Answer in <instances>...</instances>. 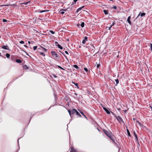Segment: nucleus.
<instances>
[{"label": "nucleus", "instance_id": "f257e3e1", "mask_svg": "<svg viewBox=\"0 0 152 152\" xmlns=\"http://www.w3.org/2000/svg\"><path fill=\"white\" fill-rule=\"evenodd\" d=\"M114 116H115V118H116V119H117L118 121L120 123H122L124 122L122 118L120 116H117L115 115V114H114Z\"/></svg>", "mask_w": 152, "mask_h": 152}, {"label": "nucleus", "instance_id": "f03ea898", "mask_svg": "<svg viewBox=\"0 0 152 152\" xmlns=\"http://www.w3.org/2000/svg\"><path fill=\"white\" fill-rule=\"evenodd\" d=\"M51 54L53 56H54L55 58H58V56L55 51H52L51 52Z\"/></svg>", "mask_w": 152, "mask_h": 152}, {"label": "nucleus", "instance_id": "7ed1b4c3", "mask_svg": "<svg viewBox=\"0 0 152 152\" xmlns=\"http://www.w3.org/2000/svg\"><path fill=\"white\" fill-rule=\"evenodd\" d=\"M104 110L105 111L106 113L108 114H109L110 113V112L113 114V115H114V114L113 112L110 111L109 109H107L106 108H104Z\"/></svg>", "mask_w": 152, "mask_h": 152}, {"label": "nucleus", "instance_id": "20e7f679", "mask_svg": "<svg viewBox=\"0 0 152 152\" xmlns=\"http://www.w3.org/2000/svg\"><path fill=\"white\" fill-rule=\"evenodd\" d=\"M103 131L104 133L107 136H109L110 135H112V133L110 131H108L106 130H104Z\"/></svg>", "mask_w": 152, "mask_h": 152}, {"label": "nucleus", "instance_id": "39448f33", "mask_svg": "<svg viewBox=\"0 0 152 152\" xmlns=\"http://www.w3.org/2000/svg\"><path fill=\"white\" fill-rule=\"evenodd\" d=\"M88 41V37H85L84 39L83 40L82 43L83 44H86V41Z\"/></svg>", "mask_w": 152, "mask_h": 152}, {"label": "nucleus", "instance_id": "423d86ee", "mask_svg": "<svg viewBox=\"0 0 152 152\" xmlns=\"http://www.w3.org/2000/svg\"><path fill=\"white\" fill-rule=\"evenodd\" d=\"M145 15V13H141V12H140L139 14L138 15V16H137V17L136 18V19H137L140 16L141 17H143Z\"/></svg>", "mask_w": 152, "mask_h": 152}, {"label": "nucleus", "instance_id": "0eeeda50", "mask_svg": "<svg viewBox=\"0 0 152 152\" xmlns=\"http://www.w3.org/2000/svg\"><path fill=\"white\" fill-rule=\"evenodd\" d=\"M77 110L74 109H73L71 110V115L72 117V115L76 113Z\"/></svg>", "mask_w": 152, "mask_h": 152}, {"label": "nucleus", "instance_id": "6e6552de", "mask_svg": "<svg viewBox=\"0 0 152 152\" xmlns=\"http://www.w3.org/2000/svg\"><path fill=\"white\" fill-rule=\"evenodd\" d=\"M133 134H134V137H135L136 140V141H137L138 142V137H137V135L136 134V133H135V131H134ZM138 143H139V142H138ZM138 144H139V143H138Z\"/></svg>", "mask_w": 152, "mask_h": 152}, {"label": "nucleus", "instance_id": "1a4fd4ad", "mask_svg": "<svg viewBox=\"0 0 152 152\" xmlns=\"http://www.w3.org/2000/svg\"><path fill=\"white\" fill-rule=\"evenodd\" d=\"M1 48L7 50H8L9 49V48H8V46L5 45H3L2 46Z\"/></svg>", "mask_w": 152, "mask_h": 152}, {"label": "nucleus", "instance_id": "9d476101", "mask_svg": "<svg viewBox=\"0 0 152 152\" xmlns=\"http://www.w3.org/2000/svg\"><path fill=\"white\" fill-rule=\"evenodd\" d=\"M130 19H131V16H129L127 19V21L128 22V23H129V24H130V25H131L132 23L130 20Z\"/></svg>", "mask_w": 152, "mask_h": 152}, {"label": "nucleus", "instance_id": "9b49d317", "mask_svg": "<svg viewBox=\"0 0 152 152\" xmlns=\"http://www.w3.org/2000/svg\"><path fill=\"white\" fill-rule=\"evenodd\" d=\"M30 2V1H27L26 2L22 3L21 4H24V5H27Z\"/></svg>", "mask_w": 152, "mask_h": 152}, {"label": "nucleus", "instance_id": "f8f14e48", "mask_svg": "<svg viewBox=\"0 0 152 152\" xmlns=\"http://www.w3.org/2000/svg\"><path fill=\"white\" fill-rule=\"evenodd\" d=\"M108 10H103V12H104V14L106 15H107L108 14Z\"/></svg>", "mask_w": 152, "mask_h": 152}, {"label": "nucleus", "instance_id": "ddd939ff", "mask_svg": "<svg viewBox=\"0 0 152 152\" xmlns=\"http://www.w3.org/2000/svg\"><path fill=\"white\" fill-rule=\"evenodd\" d=\"M76 115H77L78 117H81V115H80L79 113L77 110L76 112Z\"/></svg>", "mask_w": 152, "mask_h": 152}, {"label": "nucleus", "instance_id": "4468645a", "mask_svg": "<svg viewBox=\"0 0 152 152\" xmlns=\"http://www.w3.org/2000/svg\"><path fill=\"white\" fill-rule=\"evenodd\" d=\"M16 62L18 63H21L22 62V61L21 60L19 59H18L16 60Z\"/></svg>", "mask_w": 152, "mask_h": 152}, {"label": "nucleus", "instance_id": "2eb2a0df", "mask_svg": "<svg viewBox=\"0 0 152 152\" xmlns=\"http://www.w3.org/2000/svg\"><path fill=\"white\" fill-rule=\"evenodd\" d=\"M72 83H73L76 86V87H75L76 88H79V87L78 85V84L77 83H75L73 82H72Z\"/></svg>", "mask_w": 152, "mask_h": 152}, {"label": "nucleus", "instance_id": "dca6fc26", "mask_svg": "<svg viewBox=\"0 0 152 152\" xmlns=\"http://www.w3.org/2000/svg\"><path fill=\"white\" fill-rule=\"evenodd\" d=\"M76 151L74 148H72L69 152H76Z\"/></svg>", "mask_w": 152, "mask_h": 152}, {"label": "nucleus", "instance_id": "f3484780", "mask_svg": "<svg viewBox=\"0 0 152 152\" xmlns=\"http://www.w3.org/2000/svg\"><path fill=\"white\" fill-rule=\"evenodd\" d=\"M126 130H127V133L129 137H131V135L130 133L129 132V130H128V129H127Z\"/></svg>", "mask_w": 152, "mask_h": 152}, {"label": "nucleus", "instance_id": "a211bd4d", "mask_svg": "<svg viewBox=\"0 0 152 152\" xmlns=\"http://www.w3.org/2000/svg\"><path fill=\"white\" fill-rule=\"evenodd\" d=\"M57 46H58V48L61 49H63V47L61 46L59 44H58L57 45Z\"/></svg>", "mask_w": 152, "mask_h": 152}, {"label": "nucleus", "instance_id": "6ab92c4d", "mask_svg": "<svg viewBox=\"0 0 152 152\" xmlns=\"http://www.w3.org/2000/svg\"><path fill=\"white\" fill-rule=\"evenodd\" d=\"M73 66L74 67L76 68L77 69H79V67L77 65H73Z\"/></svg>", "mask_w": 152, "mask_h": 152}, {"label": "nucleus", "instance_id": "aec40b11", "mask_svg": "<svg viewBox=\"0 0 152 152\" xmlns=\"http://www.w3.org/2000/svg\"><path fill=\"white\" fill-rule=\"evenodd\" d=\"M39 53L40 55H42L43 56H45V54L43 52H39Z\"/></svg>", "mask_w": 152, "mask_h": 152}, {"label": "nucleus", "instance_id": "412c9836", "mask_svg": "<svg viewBox=\"0 0 152 152\" xmlns=\"http://www.w3.org/2000/svg\"><path fill=\"white\" fill-rule=\"evenodd\" d=\"M68 113H69V115H70L71 116V117H72V115H71V110H68Z\"/></svg>", "mask_w": 152, "mask_h": 152}, {"label": "nucleus", "instance_id": "4be33fe9", "mask_svg": "<svg viewBox=\"0 0 152 152\" xmlns=\"http://www.w3.org/2000/svg\"><path fill=\"white\" fill-rule=\"evenodd\" d=\"M81 10V8L80 7L79 8H78L77 10H76V12L77 13L78 12H79L80 10Z\"/></svg>", "mask_w": 152, "mask_h": 152}, {"label": "nucleus", "instance_id": "5701e85b", "mask_svg": "<svg viewBox=\"0 0 152 152\" xmlns=\"http://www.w3.org/2000/svg\"><path fill=\"white\" fill-rule=\"evenodd\" d=\"M84 23L83 22L81 24V26L82 27H83L84 26Z\"/></svg>", "mask_w": 152, "mask_h": 152}, {"label": "nucleus", "instance_id": "b1692460", "mask_svg": "<svg viewBox=\"0 0 152 152\" xmlns=\"http://www.w3.org/2000/svg\"><path fill=\"white\" fill-rule=\"evenodd\" d=\"M6 56L7 58H9L10 57V55L8 53H6Z\"/></svg>", "mask_w": 152, "mask_h": 152}, {"label": "nucleus", "instance_id": "393cba45", "mask_svg": "<svg viewBox=\"0 0 152 152\" xmlns=\"http://www.w3.org/2000/svg\"><path fill=\"white\" fill-rule=\"evenodd\" d=\"M115 81L116 82V85H117V84L119 83V80L118 79H116L115 80Z\"/></svg>", "mask_w": 152, "mask_h": 152}, {"label": "nucleus", "instance_id": "a878e982", "mask_svg": "<svg viewBox=\"0 0 152 152\" xmlns=\"http://www.w3.org/2000/svg\"><path fill=\"white\" fill-rule=\"evenodd\" d=\"M80 112L85 118H87L86 116L82 112Z\"/></svg>", "mask_w": 152, "mask_h": 152}, {"label": "nucleus", "instance_id": "bb28decb", "mask_svg": "<svg viewBox=\"0 0 152 152\" xmlns=\"http://www.w3.org/2000/svg\"><path fill=\"white\" fill-rule=\"evenodd\" d=\"M48 10H42L40 11L39 12L40 13H42L43 12H45L48 11Z\"/></svg>", "mask_w": 152, "mask_h": 152}, {"label": "nucleus", "instance_id": "cd10ccee", "mask_svg": "<svg viewBox=\"0 0 152 152\" xmlns=\"http://www.w3.org/2000/svg\"><path fill=\"white\" fill-rule=\"evenodd\" d=\"M60 14H63L64 13V11H61V10L59 12Z\"/></svg>", "mask_w": 152, "mask_h": 152}, {"label": "nucleus", "instance_id": "c85d7f7f", "mask_svg": "<svg viewBox=\"0 0 152 152\" xmlns=\"http://www.w3.org/2000/svg\"><path fill=\"white\" fill-rule=\"evenodd\" d=\"M57 67L60 69H61L63 70H65V69L64 68H63L62 67H61V66H58V65L57 66Z\"/></svg>", "mask_w": 152, "mask_h": 152}, {"label": "nucleus", "instance_id": "c756f323", "mask_svg": "<svg viewBox=\"0 0 152 152\" xmlns=\"http://www.w3.org/2000/svg\"><path fill=\"white\" fill-rule=\"evenodd\" d=\"M59 52L61 53L66 58V59H67V57L65 56V55L64 53H63L61 52V51H59Z\"/></svg>", "mask_w": 152, "mask_h": 152}, {"label": "nucleus", "instance_id": "7c9ffc66", "mask_svg": "<svg viewBox=\"0 0 152 152\" xmlns=\"http://www.w3.org/2000/svg\"><path fill=\"white\" fill-rule=\"evenodd\" d=\"M109 138L111 140V139L113 138V137L112 136H111V135H110L109 136H108Z\"/></svg>", "mask_w": 152, "mask_h": 152}, {"label": "nucleus", "instance_id": "2f4dec72", "mask_svg": "<svg viewBox=\"0 0 152 152\" xmlns=\"http://www.w3.org/2000/svg\"><path fill=\"white\" fill-rule=\"evenodd\" d=\"M115 24V21H114L113 22L112 24L111 25V27H112L113 26H114Z\"/></svg>", "mask_w": 152, "mask_h": 152}, {"label": "nucleus", "instance_id": "473e14b6", "mask_svg": "<svg viewBox=\"0 0 152 152\" xmlns=\"http://www.w3.org/2000/svg\"><path fill=\"white\" fill-rule=\"evenodd\" d=\"M66 10H67L66 9H61V11H64H64H66Z\"/></svg>", "mask_w": 152, "mask_h": 152}, {"label": "nucleus", "instance_id": "72a5a7b5", "mask_svg": "<svg viewBox=\"0 0 152 152\" xmlns=\"http://www.w3.org/2000/svg\"><path fill=\"white\" fill-rule=\"evenodd\" d=\"M37 46H34L33 47V49L34 50H35L37 48Z\"/></svg>", "mask_w": 152, "mask_h": 152}, {"label": "nucleus", "instance_id": "f704fd0d", "mask_svg": "<svg viewBox=\"0 0 152 152\" xmlns=\"http://www.w3.org/2000/svg\"><path fill=\"white\" fill-rule=\"evenodd\" d=\"M138 123V125H139L140 126H142V124H141L139 122V121H137Z\"/></svg>", "mask_w": 152, "mask_h": 152}, {"label": "nucleus", "instance_id": "c9c22d12", "mask_svg": "<svg viewBox=\"0 0 152 152\" xmlns=\"http://www.w3.org/2000/svg\"><path fill=\"white\" fill-rule=\"evenodd\" d=\"M50 32L52 34H54L55 33V32L54 31L52 30L50 31Z\"/></svg>", "mask_w": 152, "mask_h": 152}, {"label": "nucleus", "instance_id": "e433bc0d", "mask_svg": "<svg viewBox=\"0 0 152 152\" xmlns=\"http://www.w3.org/2000/svg\"><path fill=\"white\" fill-rule=\"evenodd\" d=\"M84 69L86 72H87L88 71V69H87V68H84Z\"/></svg>", "mask_w": 152, "mask_h": 152}, {"label": "nucleus", "instance_id": "4c0bfd02", "mask_svg": "<svg viewBox=\"0 0 152 152\" xmlns=\"http://www.w3.org/2000/svg\"><path fill=\"white\" fill-rule=\"evenodd\" d=\"M150 48H151V51H152V44L150 43Z\"/></svg>", "mask_w": 152, "mask_h": 152}, {"label": "nucleus", "instance_id": "58836bf2", "mask_svg": "<svg viewBox=\"0 0 152 152\" xmlns=\"http://www.w3.org/2000/svg\"><path fill=\"white\" fill-rule=\"evenodd\" d=\"M19 42L20 44H24V42L23 41H21Z\"/></svg>", "mask_w": 152, "mask_h": 152}, {"label": "nucleus", "instance_id": "ea45409f", "mask_svg": "<svg viewBox=\"0 0 152 152\" xmlns=\"http://www.w3.org/2000/svg\"><path fill=\"white\" fill-rule=\"evenodd\" d=\"M3 21L4 22H7V20L5 19H3Z\"/></svg>", "mask_w": 152, "mask_h": 152}, {"label": "nucleus", "instance_id": "a19ab883", "mask_svg": "<svg viewBox=\"0 0 152 152\" xmlns=\"http://www.w3.org/2000/svg\"><path fill=\"white\" fill-rule=\"evenodd\" d=\"M101 106L103 108V109H104V108H105L104 107V105H103L102 104H101Z\"/></svg>", "mask_w": 152, "mask_h": 152}, {"label": "nucleus", "instance_id": "79ce46f5", "mask_svg": "<svg viewBox=\"0 0 152 152\" xmlns=\"http://www.w3.org/2000/svg\"><path fill=\"white\" fill-rule=\"evenodd\" d=\"M112 8L113 9H116L117 8V7L115 6H113V7H112Z\"/></svg>", "mask_w": 152, "mask_h": 152}, {"label": "nucleus", "instance_id": "37998d69", "mask_svg": "<svg viewBox=\"0 0 152 152\" xmlns=\"http://www.w3.org/2000/svg\"><path fill=\"white\" fill-rule=\"evenodd\" d=\"M43 49L45 52H46L48 50L47 49H46V48H43Z\"/></svg>", "mask_w": 152, "mask_h": 152}, {"label": "nucleus", "instance_id": "c03bdc74", "mask_svg": "<svg viewBox=\"0 0 152 152\" xmlns=\"http://www.w3.org/2000/svg\"><path fill=\"white\" fill-rule=\"evenodd\" d=\"M55 44L56 45V46H57V45L58 44H59L57 42H55Z\"/></svg>", "mask_w": 152, "mask_h": 152}, {"label": "nucleus", "instance_id": "a18cd8bd", "mask_svg": "<svg viewBox=\"0 0 152 152\" xmlns=\"http://www.w3.org/2000/svg\"><path fill=\"white\" fill-rule=\"evenodd\" d=\"M100 64H97V68H99L100 66Z\"/></svg>", "mask_w": 152, "mask_h": 152}, {"label": "nucleus", "instance_id": "49530a36", "mask_svg": "<svg viewBox=\"0 0 152 152\" xmlns=\"http://www.w3.org/2000/svg\"><path fill=\"white\" fill-rule=\"evenodd\" d=\"M11 5L10 4H6V5H2V6H10V5Z\"/></svg>", "mask_w": 152, "mask_h": 152}, {"label": "nucleus", "instance_id": "de8ad7c7", "mask_svg": "<svg viewBox=\"0 0 152 152\" xmlns=\"http://www.w3.org/2000/svg\"><path fill=\"white\" fill-rule=\"evenodd\" d=\"M26 53V54L28 56H29V54L27 52H26V51H23Z\"/></svg>", "mask_w": 152, "mask_h": 152}, {"label": "nucleus", "instance_id": "09e8293b", "mask_svg": "<svg viewBox=\"0 0 152 152\" xmlns=\"http://www.w3.org/2000/svg\"><path fill=\"white\" fill-rule=\"evenodd\" d=\"M111 140L114 142H115V140L114 139V138H113L112 139H111Z\"/></svg>", "mask_w": 152, "mask_h": 152}, {"label": "nucleus", "instance_id": "8fccbe9b", "mask_svg": "<svg viewBox=\"0 0 152 152\" xmlns=\"http://www.w3.org/2000/svg\"><path fill=\"white\" fill-rule=\"evenodd\" d=\"M65 53L66 54H67V55H68L69 54V53L67 51H65Z\"/></svg>", "mask_w": 152, "mask_h": 152}, {"label": "nucleus", "instance_id": "3c124183", "mask_svg": "<svg viewBox=\"0 0 152 152\" xmlns=\"http://www.w3.org/2000/svg\"><path fill=\"white\" fill-rule=\"evenodd\" d=\"M74 1L75 3H76L77 1V0H73Z\"/></svg>", "mask_w": 152, "mask_h": 152}, {"label": "nucleus", "instance_id": "603ef678", "mask_svg": "<svg viewBox=\"0 0 152 152\" xmlns=\"http://www.w3.org/2000/svg\"><path fill=\"white\" fill-rule=\"evenodd\" d=\"M24 46L25 47H26V48H28V46H27V45H24Z\"/></svg>", "mask_w": 152, "mask_h": 152}, {"label": "nucleus", "instance_id": "864d4df0", "mask_svg": "<svg viewBox=\"0 0 152 152\" xmlns=\"http://www.w3.org/2000/svg\"><path fill=\"white\" fill-rule=\"evenodd\" d=\"M111 27H111V26H110V27L108 29H109V30H110V28H111Z\"/></svg>", "mask_w": 152, "mask_h": 152}, {"label": "nucleus", "instance_id": "5fc2aeb1", "mask_svg": "<svg viewBox=\"0 0 152 152\" xmlns=\"http://www.w3.org/2000/svg\"><path fill=\"white\" fill-rule=\"evenodd\" d=\"M26 67L27 69H28V68L27 67V66H26V65H25L24 66V67Z\"/></svg>", "mask_w": 152, "mask_h": 152}, {"label": "nucleus", "instance_id": "6e6d98bb", "mask_svg": "<svg viewBox=\"0 0 152 152\" xmlns=\"http://www.w3.org/2000/svg\"><path fill=\"white\" fill-rule=\"evenodd\" d=\"M28 43L29 44H30L31 43V42L30 41H28Z\"/></svg>", "mask_w": 152, "mask_h": 152}, {"label": "nucleus", "instance_id": "4d7b16f0", "mask_svg": "<svg viewBox=\"0 0 152 152\" xmlns=\"http://www.w3.org/2000/svg\"><path fill=\"white\" fill-rule=\"evenodd\" d=\"M74 94H75V95H76V96H77V94L76 93H74Z\"/></svg>", "mask_w": 152, "mask_h": 152}, {"label": "nucleus", "instance_id": "13d9d810", "mask_svg": "<svg viewBox=\"0 0 152 152\" xmlns=\"http://www.w3.org/2000/svg\"><path fill=\"white\" fill-rule=\"evenodd\" d=\"M54 75V77H55L56 78V77H57V76H56L55 75Z\"/></svg>", "mask_w": 152, "mask_h": 152}, {"label": "nucleus", "instance_id": "bf43d9fd", "mask_svg": "<svg viewBox=\"0 0 152 152\" xmlns=\"http://www.w3.org/2000/svg\"><path fill=\"white\" fill-rule=\"evenodd\" d=\"M84 7V6H83L82 7H81L80 8H81V9H82Z\"/></svg>", "mask_w": 152, "mask_h": 152}, {"label": "nucleus", "instance_id": "052dcab7", "mask_svg": "<svg viewBox=\"0 0 152 152\" xmlns=\"http://www.w3.org/2000/svg\"><path fill=\"white\" fill-rule=\"evenodd\" d=\"M0 56H2L1 55V54H0Z\"/></svg>", "mask_w": 152, "mask_h": 152}, {"label": "nucleus", "instance_id": "680f3d73", "mask_svg": "<svg viewBox=\"0 0 152 152\" xmlns=\"http://www.w3.org/2000/svg\"><path fill=\"white\" fill-rule=\"evenodd\" d=\"M41 48H43V47H42V46H41Z\"/></svg>", "mask_w": 152, "mask_h": 152}, {"label": "nucleus", "instance_id": "e2e57ef3", "mask_svg": "<svg viewBox=\"0 0 152 152\" xmlns=\"http://www.w3.org/2000/svg\"><path fill=\"white\" fill-rule=\"evenodd\" d=\"M110 1H113V0H109Z\"/></svg>", "mask_w": 152, "mask_h": 152}]
</instances>
